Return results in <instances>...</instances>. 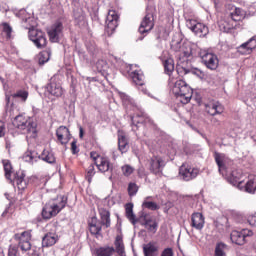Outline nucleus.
I'll return each instance as SVG.
<instances>
[{
  "label": "nucleus",
  "mask_w": 256,
  "mask_h": 256,
  "mask_svg": "<svg viewBox=\"0 0 256 256\" xmlns=\"http://www.w3.org/2000/svg\"><path fill=\"white\" fill-rule=\"evenodd\" d=\"M164 71L169 75V85L172 87V93L180 103L187 105L191 101V97H193V90L185 81L181 79L175 81V77H173V71H175L173 59H167L164 62Z\"/></svg>",
  "instance_id": "f257e3e1"
},
{
  "label": "nucleus",
  "mask_w": 256,
  "mask_h": 256,
  "mask_svg": "<svg viewBox=\"0 0 256 256\" xmlns=\"http://www.w3.org/2000/svg\"><path fill=\"white\" fill-rule=\"evenodd\" d=\"M18 17L22 19V27L28 29V37L30 41L37 47V49H45L47 47V37L45 32L35 29V20L31 17V14L27 13L25 10H21L18 13Z\"/></svg>",
  "instance_id": "f03ea898"
},
{
  "label": "nucleus",
  "mask_w": 256,
  "mask_h": 256,
  "mask_svg": "<svg viewBox=\"0 0 256 256\" xmlns=\"http://www.w3.org/2000/svg\"><path fill=\"white\" fill-rule=\"evenodd\" d=\"M12 124L26 135V139H35L37 137V123L33 119L21 114L15 116Z\"/></svg>",
  "instance_id": "7ed1b4c3"
},
{
  "label": "nucleus",
  "mask_w": 256,
  "mask_h": 256,
  "mask_svg": "<svg viewBox=\"0 0 256 256\" xmlns=\"http://www.w3.org/2000/svg\"><path fill=\"white\" fill-rule=\"evenodd\" d=\"M98 212L101 222H99L96 216L88 221L90 233L92 235H99V233H101V225H105L106 228L111 227V213L103 207L98 208Z\"/></svg>",
  "instance_id": "20e7f679"
},
{
  "label": "nucleus",
  "mask_w": 256,
  "mask_h": 256,
  "mask_svg": "<svg viewBox=\"0 0 256 256\" xmlns=\"http://www.w3.org/2000/svg\"><path fill=\"white\" fill-rule=\"evenodd\" d=\"M65 205H67V197L65 196L60 197L58 200H50L43 207V219H51V217H55L62 209H65Z\"/></svg>",
  "instance_id": "39448f33"
},
{
  "label": "nucleus",
  "mask_w": 256,
  "mask_h": 256,
  "mask_svg": "<svg viewBox=\"0 0 256 256\" xmlns=\"http://www.w3.org/2000/svg\"><path fill=\"white\" fill-rule=\"evenodd\" d=\"M39 159H42L45 163L53 164L55 163V154L49 150H44L40 156H38L35 151H28L23 155V160L26 161V163H37Z\"/></svg>",
  "instance_id": "423d86ee"
},
{
  "label": "nucleus",
  "mask_w": 256,
  "mask_h": 256,
  "mask_svg": "<svg viewBox=\"0 0 256 256\" xmlns=\"http://www.w3.org/2000/svg\"><path fill=\"white\" fill-rule=\"evenodd\" d=\"M29 98V92L25 90H18L14 94H6V115L12 118L15 116V104L11 102V99H20L22 103H25Z\"/></svg>",
  "instance_id": "0eeeda50"
},
{
  "label": "nucleus",
  "mask_w": 256,
  "mask_h": 256,
  "mask_svg": "<svg viewBox=\"0 0 256 256\" xmlns=\"http://www.w3.org/2000/svg\"><path fill=\"white\" fill-rule=\"evenodd\" d=\"M90 157L94 160V163L100 173H107V171H113V164H111L109 158L98 155L96 152H91Z\"/></svg>",
  "instance_id": "6e6552de"
},
{
  "label": "nucleus",
  "mask_w": 256,
  "mask_h": 256,
  "mask_svg": "<svg viewBox=\"0 0 256 256\" xmlns=\"http://www.w3.org/2000/svg\"><path fill=\"white\" fill-rule=\"evenodd\" d=\"M186 25L197 37H207L209 35V27L197 20H187Z\"/></svg>",
  "instance_id": "1a4fd4ad"
},
{
  "label": "nucleus",
  "mask_w": 256,
  "mask_h": 256,
  "mask_svg": "<svg viewBox=\"0 0 256 256\" xmlns=\"http://www.w3.org/2000/svg\"><path fill=\"white\" fill-rule=\"evenodd\" d=\"M15 239L18 242V247L21 251H31V231H24L21 234H15Z\"/></svg>",
  "instance_id": "9d476101"
},
{
  "label": "nucleus",
  "mask_w": 256,
  "mask_h": 256,
  "mask_svg": "<svg viewBox=\"0 0 256 256\" xmlns=\"http://www.w3.org/2000/svg\"><path fill=\"white\" fill-rule=\"evenodd\" d=\"M253 235V231L249 229H243L241 231L234 230L230 234V239L232 243L236 245H245V241L247 237H251Z\"/></svg>",
  "instance_id": "9b49d317"
},
{
  "label": "nucleus",
  "mask_w": 256,
  "mask_h": 256,
  "mask_svg": "<svg viewBox=\"0 0 256 256\" xmlns=\"http://www.w3.org/2000/svg\"><path fill=\"white\" fill-rule=\"evenodd\" d=\"M179 175L183 181H192L199 175V168H193L189 165H182L179 169Z\"/></svg>",
  "instance_id": "f8f14e48"
},
{
  "label": "nucleus",
  "mask_w": 256,
  "mask_h": 256,
  "mask_svg": "<svg viewBox=\"0 0 256 256\" xmlns=\"http://www.w3.org/2000/svg\"><path fill=\"white\" fill-rule=\"evenodd\" d=\"M201 59L205 67H207V69H210L211 71H215V69L219 67V58L213 53L204 52L201 55Z\"/></svg>",
  "instance_id": "ddd939ff"
},
{
  "label": "nucleus",
  "mask_w": 256,
  "mask_h": 256,
  "mask_svg": "<svg viewBox=\"0 0 256 256\" xmlns=\"http://www.w3.org/2000/svg\"><path fill=\"white\" fill-rule=\"evenodd\" d=\"M153 27H155V18L153 13L148 12L143 18L138 31L141 35H143V33H149Z\"/></svg>",
  "instance_id": "4468645a"
},
{
  "label": "nucleus",
  "mask_w": 256,
  "mask_h": 256,
  "mask_svg": "<svg viewBox=\"0 0 256 256\" xmlns=\"http://www.w3.org/2000/svg\"><path fill=\"white\" fill-rule=\"evenodd\" d=\"M165 167V161L159 156H154L149 160V171L154 175H161Z\"/></svg>",
  "instance_id": "2eb2a0df"
},
{
  "label": "nucleus",
  "mask_w": 256,
  "mask_h": 256,
  "mask_svg": "<svg viewBox=\"0 0 256 256\" xmlns=\"http://www.w3.org/2000/svg\"><path fill=\"white\" fill-rule=\"evenodd\" d=\"M132 121V131H137L139 129V125H143V123H151V118L145 114V112L140 111L136 115L131 117Z\"/></svg>",
  "instance_id": "dca6fc26"
},
{
  "label": "nucleus",
  "mask_w": 256,
  "mask_h": 256,
  "mask_svg": "<svg viewBox=\"0 0 256 256\" xmlns=\"http://www.w3.org/2000/svg\"><path fill=\"white\" fill-rule=\"evenodd\" d=\"M119 25V15L115 10H109L106 17V27L108 31H115Z\"/></svg>",
  "instance_id": "f3484780"
},
{
  "label": "nucleus",
  "mask_w": 256,
  "mask_h": 256,
  "mask_svg": "<svg viewBox=\"0 0 256 256\" xmlns=\"http://www.w3.org/2000/svg\"><path fill=\"white\" fill-rule=\"evenodd\" d=\"M63 32V24L61 22H56L49 30L48 36L52 43H57L61 33Z\"/></svg>",
  "instance_id": "a211bd4d"
},
{
  "label": "nucleus",
  "mask_w": 256,
  "mask_h": 256,
  "mask_svg": "<svg viewBox=\"0 0 256 256\" xmlns=\"http://www.w3.org/2000/svg\"><path fill=\"white\" fill-rule=\"evenodd\" d=\"M46 91L52 97H61L63 95V87H61V84L55 82L53 78H51L50 83L46 86Z\"/></svg>",
  "instance_id": "6ab92c4d"
},
{
  "label": "nucleus",
  "mask_w": 256,
  "mask_h": 256,
  "mask_svg": "<svg viewBox=\"0 0 256 256\" xmlns=\"http://www.w3.org/2000/svg\"><path fill=\"white\" fill-rule=\"evenodd\" d=\"M56 136L61 145H67V143L71 141V132L69 131V128L65 126H60L56 130Z\"/></svg>",
  "instance_id": "aec40b11"
},
{
  "label": "nucleus",
  "mask_w": 256,
  "mask_h": 256,
  "mask_svg": "<svg viewBox=\"0 0 256 256\" xmlns=\"http://www.w3.org/2000/svg\"><path fill=\"white\" fill-rule=\"evenodd\" d=\"M191 227L197 229V231H201L205 227V217L202 213L196 212L192 214Z\"/></svg>",
  "instance_id": "412c9836"
},
{
  "label": "nucleus",
  "mask_w": 256,
  "mask_h": 256,
  "mask_svg": "<svg viewBox=\"0 0 256 256\" xmlns=\"http://www.w3.org/2000/svg\"><path fill=\"white\" fill-rule=\"evenodd\" d=\"M214 159L218 166L219 173H221V175H225V173H227V156L216 152L214 154Z\"/></svg>",
  "instance_id": "4be33fe9"
},
{
  "label": "nucleus",
  "mask_w": 256,
  "mask_h": 256,
  "mask_svg": "<svg viewBox=\"0 0 256 256\" xmlns=\"http://www.w3.org/2000/svg\"><path fill=\"white\" fill-rule=\"evenodd\" d=\"M241 177H243V172L241 170H233L228 176V181L234 187L237 186L238 189H242L241 186L243 185V180H241Z\"/></svg>",
  "instance_id": "5701e85b"
},
{
  "label": "nucleus",
  "mask_w": 256,
  "mask_h": 256,
  "mask_svg": "<svg viewBox=\"0 0 256 256\" xmlns=\"http://www.w3.org/2000/svg\"><path fill=\"white\" fill-rule=\"evenodd\" d=\"M13 184L16 185L18 191H25L27 189V180L23 172H17L14 175Z\"/></svg>",
  "instance_id": "b1692460"
},
{
  "label": "nucleus",
  "mask_w": 256,
  "mask_h": 256,
  "mask_svg": "<svg viewBox=\"0 0 256 256\" xmlns=\"http://www.w3.org/2000/svg\"><path fill=\"white\" fill-rule=\"evenodd\" d=\"M255 48H256V39L255 37H252L247 42L241 44L238 47V51L239 53H242V55H246L247 53H251Z\"/></svg>",
  "instance_id": "393cba45"
},
{
  "label": "nucleus",
  "mask_w": 256,
  "mask_h": 256,
  "mask_svg": "<svg viewBox=\"0 0 256 256\" xmlns=\"http://www.w3.org/2000/svg\"><path fill=\"white\" fill-rule=\"evenodd\" d=\"M114 253H117L118 256H127L125 252V244L123 243V236L118 235L114 241Z\"/></svg>",
  "instance_id": "a878e982"
},
{
  "label": "nucleus",
  "mask_w": 256,
  "mask_h": 256,
  "mask_svg": "<svg viewBox=\"0 0 256 256\" xmlns=\"http://www.w3.org/2000/svg\"><path fill=\"white\" fill-rule=\"evenodd\" d=\"M223 111H225V108L219 102L206 105V112L208 115H212V116L221 115Z\"/></svg>",
  "instance_id": "bb28decb"
},
{
  "label": "nucleus",
  "mask_w": 256,
  "mask_h": 256,
  "mask_svg": "<svg viewBox=\"0 0 256 256\" xmlns=\"http://www.w3.org/2000/svg\"><path fill=\"white\" fill-rule=\"evenodd\" d=\"M57 241H59V236H57V234L53 232L47 233L42 238V247H53Z\"/></svg>",
  "instance_id": "cd10ccee"
},
{
  "label": "nucleus",
  "mask_w": 256,
  "mask_h": 256,
  "mask_svg": "<svg viewBox=\"0 0 256 256\" xmlns=\"http://www.w3.org/2000/svg\"><path fill=\"white\" fill-rule=\"evenodd\" d=\"M240 191H246V193H255L256 191V177L249 176V180L246 182L245 186L241 185Z\"/></svg>",
  "instance_id": "c85d7f7f"
},
{
  "label": "nucleus",
  "mask_w": 256,
  "mask_h": 256,
  "mask_svg": "<svg viewBox=\"0 0 256 256\" xmlns=\"http://www.w3.org/2000/svg\"><path fill=\"white\" fill-rule=\"evenodd\" d=\"M130 77L135 85H139L140 87H143V85H145V76L142 72L133 71L130 73Z\"/></svg>",
  "instance_id": "c756f323"
},
{
  "label": "nucleus",
  "mask_w": 256,
  "mask_h": 256,
  "mask_svg": "<svg viewBox=\"0 0 256 256\" xmlns=\"http://www.w3.org/2000/svg\"><path fill=\"white\" fill-rule=\"evenodd\" d=\"M115 253V248L113 246H102L95 249V254L97 256H113Z\"/></svg>",
  "instance_id": "7c9ffc66"
},
{
  "label": "nucleus",
  "mask_w": 256,
  "mask_h": 256,
  "mask_svg": "<svg viewBox=\"0 0 256 256\" xmlns=\"http://www.w3.org/2000/svg\"><path fill=\"white\" fill-rule=\"evenodd\" d=\"M118 149L121 153H127L129 151V141L123 134L118 135Z\"/></svg>",
  "instance_id": "2f4dec72"
},
{
  "label": "nucleus",
  "mask_w": 256,
  "mask_h": 256,
  "mask_svg": "<svg viewBox=\"0 0 256 256\" xmlns=\"http://www.w3.org/2000/svg\"><path fill=\"white\" fill-rule=\"evenodd\" d=\"M144 226L149 233L153 234L157 233V227H159L157 221L147 217H144Z\"/></svg>",
  "instance_id": "473e14b6"
},
{
  "label": "nucleus",
  "mask_w": 256,
  "mask_h": 256,
  "mask_svg": "<svg viewBox=\"0 0 256 256\" xmlns=\"http://www.w3.org/2000/svg\"><path fill=\"white\" fill-rule=\"evenodd\" d=\"M218 25L220 27L221 31H224V33H229V31H231V29H235V23L233 22V20H220L218 22Z\"/></svg>",
  "instance_id": "72a5a7b5"
},
{
  "label": "nucleus",
  "mask_w": 256,
  "mask_h": 256,
  "mask_svg": "<svg viewBox=\"0 0 256 256\" xmlns=\"http://www.w3.org/2000/svg\"><path fill=\"white\" fill-rule=\"evenodd\" d=\"M125 212L127 219L132 223V225L137 224V217L135 216V213H133V204L128 203L125 206Z\"/></svg>",
  "instance_id": "f704fd0d"
},
{
  "label": "nucleus",
  "mask_w": 256,
  "mask_h": 256,
  "mask_svg": "<svg viewBox=\"0 0 256 256\" xmlns=\"http://www.w3.org/2000/svg\"><path fill=\"white\" fill-rule=\"evenodd\" d=\"M230 17L234 23H237V21H241L245 17V12L241 8H234L230 13Z\"/></svg>",
  "instance_id": "c9c22d12"
},
{
  "label": "nucleus",
  "mask_w": 256,
  "mask_h": 256,
  "mask_svg": "<svg viewBox=\"0 0 256 256\" xmlns=\"http://www.w3.org/2000/svg\"><path fill=\"white\" fill-rule=\"evenodd\" d=\"M51 59V50H45L39 53L38 55V63L39 65H45Z\"/></svg>",
  "instance_id": "e433bc0d"
},
{
  "label": "nucleus",
  "mask_w": 256,
  "mask_h": 256,
  "mask_svg": "<svg viewBox=\"0 0 256 256\" xmlns=\"http://www.w3.org/2000/svg\"><path fill=\"white\" fill-rule=\"evenodd\" d=\"M157 251V246L153 243H148L143 246L144 256H155V252Z\"/></svg>",
  "instance_id": "4c0bfd02"
},
{
  "label": "nucleus",
  "mask_w": 256,
  "mask_h": 256,
  "mask_svg": "<svg viewBox=\"0 0 256 256\" xmlns=\"http://www.w3.org/2000/svg\"><path fill=\"white\" fill-rule=\"evenodd\" d=\"M2 163H3L6 179H8V181L13 183V180H11V173L13 171V166H11V162H9V160H3Z\"/></svg>",
  "instance_id": "58836bf2"
},
{
  "label": "nucleus",
  "mask_w": 256,
  "mask_h": 256,
  "mask_svg": "<svg viewBox=\"0 0 256 256\" xmlns=\"http://www.w3.org/2000/svg\"><path fill=\"white\" fill-rule=\"evenodd\" d=\"M96 69L98 73H107V70L109 69V64H107V61L105 60H98L96 62Z\"/></svg>",
  "instance_id": "ea45409f"
},
{
  "label": "nucleus",
  "mask_w": 256,
  "mask_h": 256,
  "mask_svg": "<svg viewBox=\"0 0 256 256\" xmlns=\"http://www.w3.org/2000/svg\"><path fill=\"white\" fill-rule=\"evenodd\" d=\"M182 70L184 71L185 75H187V73H191L192 75H196V77H199V79H205V73L199 68H192L191 70L182 68Z\"/></svg>",
  "instance_id": "a19ab883"
},
{
  "label": "nucleus",
  "mask_w": 256,
  "mask_h": 256,
  "mask_svg": "<svg viewBox=\"0 0 256 256\" xmlns=\"http://www.w3.org/2000/svg\"><path fill=\"white\" fill-rule=\"evenodd\" d=\"M122 102L125 107H137L135 100L128 95H122Z\"/></svg>",
  "instance_id": "79ce46f5"
},
{
  "label": "nucleus",
  "mask_w": 256,
  "mask_h": 256,
  "mask_svg": "<svg viewBox=\"0 0 256 256\" xmlns=\"http://www.w3.org/2000/svg\"><path fill=\"white\" fill-rule=\"evenodd\" d=\"M121 171L124 177H130V175H133V173L135 172V168H133V166L129 164H125L121 167Z\"/></svg>",
  "instance_id": "37998d69"
},
{
  "label": "nucleus",
  "mask_w": 256,
  "mask_h": 256,
  "mask_svg": "<svg viewBox=\"0 0 256 256\" xmlns=\"http://www.w3.org/2000/svg\"><path fill=\"white\" fill-rule=\"evenodd\" d=\"M142 207L149 209L150 211H157L160 209L159 205L155 202L145 200L142 204Z\"/></svg>",
  "instance_id": "c03bdc74"
},
{
  "label": "nucleus",
  "mask_w": 256,
  "mask_h": 256,
  "mask_svg": "<svg viewBox=\"0 0 256 256\" xmlns=\"http://www.w3.org/2000/svg\"><path fill=\"white\" fill-rule=\"evenodd\" d=\"M225 249H227L225 243H218L215 248V256H225Z\"/></svg>",
  "instance_id": "a18cd8bd"
},
{
  "label": "nucleus",
  "mask_w": 256,
  "mask_h": 256,
  "mask_svg": "<svg viewBox=\"0 0 256 256\" xmlns=\"http://www.w3.org/2000/svg\"><path fill=\"white\" fill-rule=\"evenodd\" d=\"M178 53H180L182 57H185L187 59V57L191 56V48H187V46L183 44L182 46H180Z\"/></svg>",
  "instance_id": "49530a36"
},
{
  "label": "nucleus",
  "mask_w": 256,
  "mask_h": 256,
  "mask_svg": "<svg viewBox=\"0 0 256 256\" xmlns=\"http://www.w3.org/2000/svg\"><path fill=\"white\" fill-rule=\"evenodd\" d=\"M95 176V166L90 165L87 169V173H86V179L88 181V183H91V181H93V177Z\"/></svg>",
  "instance_id": "de8ad7c7"
},
{
  "label": "nucleus",
  "mask_w": 256,
  "mask_h": 256,
  "mask_svg": "<svg viewBox=\"0 0 256 256\" xmlns=\"http://www.w3.org/2000/svg\"><path fill=\"white\" fill-rule=\"evenodd\" d=\"M137 191H139V188L137 187V184L135 183H130L128 185V193L131 197H133V195L137 194Z\"/></svg>",
  "instance_id": "09e8293b"
},
{
  "label": "nucleus",
  "mask_w": 256,
  "mask_h": 256,
  "mask_svg": "<svg viewBox=\"0 0 256 256\" xmlns=\"http://www.w3.org/2000/svg\"><path fill=\"white\" fill-rule=\"evenodd\" d=\"M3 31L6 33L8 39H10L11 33H13V28H11L7 23H3Z\"/></svg>",
  "instance_id": "8fccbe9b"
},
{
  "label": "nucleus",
  "mask_w": 256,
  "mask_h": 256,
  "mask_svg": "<svg viewBox=\"0 0 256 256\" xmlns=\"http://www.w3.org/2000/svg\"><path fill=\"white\" fill-rule=\"evenodd\" d=\"M248 223L251 227H256V213L253 215L248 216Z\"/></svg>",
  "instance_id": "3c124183"
},
{
  "label": "nucleus",
  "mask_w": 256,
  "mask_h": 256,
  "mask_svg": "<svg viewBox=\"0 0 256 256\" xmlns=\"http://www.w3.org/2000/svg\"><path fill=\"white\" fill-rule=\"evenodd\" d=\"M71 151H72L73 155H77V153H79V148H77L76 140L71 142Z\"/></svg>",
  "instance_id": "603ef678"
},
{
  "label": "nucleus",
  "mask_w": 256,
  "mask_h": 256,
  "mask_svg": "<svg viewBox=\"0 0 256 256\" xmlns=\"http://www.w3.org/2000/svg\"><path fill=\"white\" fill-rule=\"evenodd\" d=\"M161 256H173V249L171 248H166L163 250L161 253Z\"/></svg>",
  "instance_id": "864d4df0"
},
{
  "label": "nucleus",
  "mask_w": 256,
  "mask_h": 256,
  "mask_svg": "<svg viewBox=\"0 0 256 256\" xmlns=\"http://www.w3.org/2000/svg\"><path fill=\"white\" fill-rule=\"evenodd\" d=\"M5 136V122L0 121V137Z\"/></svg>",
  "instance_id": "5fc2aeb1"
},
{
  "label": "nucleus",
  "mask_w": 256,
  "mask_h": 256,
  "mask_svg": "<svg viewBox=\"0 0 256 256\" xmlns=\"http://www.w3.org/2000/svg\"><path fill=\"white\" fill-rule=\"evenodd\" d=\"M75 21H76V23H78V25H81V23H83V21H85V16L79 15L77 17V15H75Z\"/></svg>",
  "instance_id": "6e6d98bb"
},
{
  "label": "nucleus",
  "mask_w": 256,
  "mask_h": 256,
  "mask_svg": "<svg viewBox=\"0 0 256 256\" xmlns=\"http://www.w3.org/2000/svg\"><path fill=\"white\" fill-rule=\"evenodd\" d=\"M8 255L9 256H17V248H15V247L9 248Z\"/></svg>",
  "instance_id": "4d7b16f0"
},
{
  "label": "nucleus",
  "mask_w": 256,
  "mask_h": 256,
  "mask_svg": "<svg viewBox=\"0 0 256 256\" xmlns=\"http://www.w3.org/2000/svg\"><path fill=\"white\" fill-rule=\"evenodd\" d=\"M138 175H139V177H145V171L143 170V168H140V169H138Z\"/></svg>",
  "instance_id": "13d9d810"
},
{
  "label": "nucleus",
  "mask_w": 256,
  "mask_h": 256,
  "mask_svg": "<svg viewBox=\"0 0 256 256\" xmlns=\"http://www.w3.org/2000/svg\"><path fill=\"white\" fill-rule=\"evenodd\" d=\"M212 123H213V125H221V122L219 120H217V118H213Z\"/></svg>",
  "instance_id": "bf43d9fd"
},
{
  "label": "nucleus",
  "mask_w": 256,
  "mask_h": 256,
  "mask_svg": "<svg viewBox=\"0 0 256 256\" xmlns=\"http://www.w3.org/2000/svg\"><path fill=\"white\" fill-rule=\"evenodd\" d=\"M83 135H84L83 127H80L79 128V137H80V139H83Z\"/></svg>",
  "instance_id": "052dcab7"
},
{
  "label": "nucleus",
  "mask_w": 256,
  "mask_h": 256,
  "mask_svg": "<svg viewBox=\"0 0 256 256\" xmlns=\"http://www.w3.org/2000/svg\"><path fill=\"white\" fill-rule=\"evenodd\" d=\"M0 256H5V254H3V248L0 247Z\"/></svg>",
  "instance_id": "680f3d73"
}]
</instances>
